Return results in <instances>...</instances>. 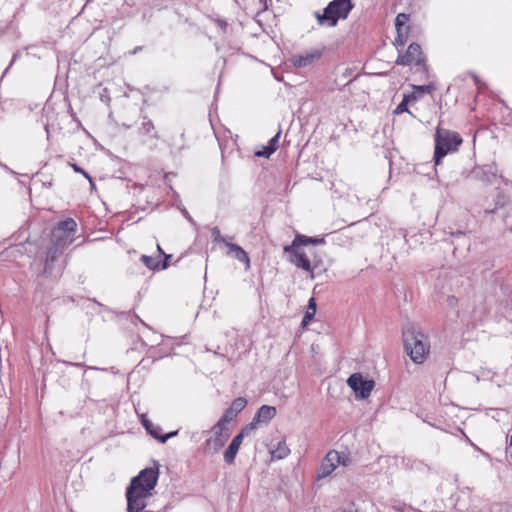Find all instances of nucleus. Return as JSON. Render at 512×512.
<instances>
[{"label": "nucleus", "instance_id": "1", "mask_svg": "<svg viewBox=\"0 0 512 512\" xmlns=\"http://www.w3.org/2000/svg\"><path fill=\"white\" fill-rule=\"evenodd\" d=\"M158 477L159 469L149 467L132 478L126 488L127 512H140L146 507V500L152 495L151 491L156 487Z\"/></svg>", "mask_w": 512, "mask_h": 512}, {"label": "nucleus", "instance_id": "2", "mask_svg": "<svg viewBox=\"0 0 512 512\" xmlns=\"http://www.w3.org/2000/svg\"><path fill=\"white\" fill-rule=\"evenodd\" d=\"M403 342L406 353L416 364H422L430 352L427 336L410 326L403 330Z\"/></svg>", "mask_w": 512, "mask_h": 512}, {"label": "nucleus", "instance_id": "3", "mask_svg": "<svg viewBox=\"0 0 512 512\" xmlns=\"http://www.w3.org/2000/svg\"><path fill=\"white\" fill-rule=\"evenodd\" d=\"M353 9L351 1L332 0L324 8L323 13H314L317 22L321 26L334 27L339 19H346Z\"/></svg>", "mask_w": 512, "mask_h": 512}, {"label": "nucleus", "instance_id": "4", "mask_svg": "<svg viewBox=\"0 0 512 512\" xmlns=\"http://www.w3.org/2000/svg\"><path fill=\"white\" fill-rule=\"evenodd\" d=\"M461 143L462 138L458 133L437 127L434 150L435 165H439L442 158H444L449 152L456 151Z\"/></svg>", "mask_w": 512, "mask_h": 512}, {"label": "nucleus", "instance_id": "5", "mask_svg": "<svg viewBox=\"0 0 512 512\" xmlns=\"http://www.w3.org/2000/svg\"><path fill=\"white\" fill-rule=\"evenodd\" d=\"M412 63L419 66L422 72H427L428 66L426 64V58L422 53L421 46L417 43H411L406 53L399 55L396 60V64L398 65H410Z\"/></svg>", "mask_w": 512, "mask_h": 512}, {"label": "nucleus", "instance_id": "6", "mask_svg": "<svg viewBox=\"0 0 512 512\" xmlns=\"http://www.w3.org/2000/svg\"><path fill=\"white\" fill-rule=\"evenodd\" d=\"M348 386L353 390L356 397L366 399L370 396L375 382L365 379L361 373H353L347 380Z\"/></svg>", "mask_w": 512, "mask_h": 512}, {"label": "nucleus", "instance_id": "7", "mask_svg": "<svg viewBox=\"0 0 512 512\" xmlns=\"http://www.w3.org/2000/svg\"><path fill=\"white\" fill-rule=\"evenodd\" d=\"M323 55V49H312L302 54L293 55L290 59L296 68H306L318 61Z\"/></svg>", "mask_w": 512, "mask_h": 512}, {"label": "nucleus", "instance_id": "8", "mask_svg": "<svg viewBox=\"0 0 512 512\" xmlns=\"http://www.w3.org/2000/svg\"><path fill=\"white\" fill-rule=\"evenodd\" d=\"M341 455L335 450L329 451L322 460L321 466L318 470V478H325L329 476L341 462Z\"/></svg>", "mask_w": 512, "mask_h": 512}, {"label": "nucleus", "instance_id": "9", "mask_svg": "<svg viewBox=\"0 0 512 512\" xmlns=\"http://www.w3.org/2000/svg\"><path fill=\"white\" fill-rule=\"evenodd\" d=\"M77 224L72 218L60 221L53 231V237L56 241L62 243L65 239L71 238L76 232Z\"/></svg>", "mask_w": 512, "mask_h": 512}, {"label": "nucleus", "instance_id": "10", "mask_svg": "<svg viewBox=\"0 0 512 512\" xmlns=\"http://www.w3.org/2000/svg\"><path fill=\"white\" fill-rule=\"evenodd\" d=\"M246 405L247 400L244 397H238L232 401L231 406L225 410L221 417L224 421L231 422L246 407Z\"/></svg>", "mask_w": 512, "mask_h": 512}, {"label": "nucleus", "instance_id": "11", "mask_svg": "<svg viewBox=\"0 0 512 512\" xmlns=\"http://www.w3.org/2000/svg\"><path fill=\"white\" fill-rule=\"evenodd\" d=\"M226 246L228 247L227 255H231L238 261L245 264V269H250V258L248 256V253L239 245L234 243H226Z\"/></svg>", "mask_w": 512, "mask_h": 512}, {"label": "nucleus", "instance_id": "12", "mask_svg": "<svg viewBox=\"0 0 512 512\" xmlns=\"http://www.w3.org/2000/svg\"><path fill=\"white\" fill-rule=\"evenodd\" d=\"M274 406L262 405L253 417L254 423L268 424L276 415Z\"/></svg>", "mask_w": 512, "mask_h": 512}, {"label": "nucleus", "instance_id": "13", "mask_svg": "<svg viewBox=\"0 0 512 512\" xmlns=\"http://www.w3.org/2000/svg\"><path fill=\"white\" fill-rule=\"evenodd\" d=\"M242 434H237L227 447V449L224 451V461L227 464H233L236 458V455L238 453L239 447L242 443Z\"/></svg>", "mask_w": 512, "mask_h": 512}, {"label": "nucleus", "instance_id": "14", "mask_svg": "<svg viewBox=\"0 0 512 512\" xmlns=\"http://www.w3.org/2000/svg\"><path fill=\"white\" fill-rule=\"evenodd\" d=\"M139 133L150 139L158 140L160 138L153 121L146 115L141 116V127L139 128Z\"/></svg>", "mask_w": 512, "mask_h": 512}, {"label": "nucleus", "instance_id": "15", "mask_svg": "<svg viewBox=\"0 0 512 512\" xmlns=\"http://www.w3.org/2000/svg\"><path fill=\"white\" fill-rule=\"evenodd\" d=\"M290 262L296 267L311 273V277H313V270L316 265L313 266L311 264L310 260L303 251L297 252L295 257H291Z\"/></svg>", "mask_w": 512, "mask_h": 512}, {"label": "nucleus", "instance_id": "16", "mask_svg": "<svg viewBox=\"0 0 512 512\" xmlns=\"http://www.w3.org/2000/svg\"><path fill=\"white\" fill-rule=\"evenodd\" d=\"M63 244L56 241L52 246L48 247L45 259V271L51 269V265L59 258L62 253Z\"/></svg>", "mask_w": 512, "mask_h": 512}, {"label": "nucleus", "instance_id": "17", "mask_svg": "<svg viewBox=\"0 0 512 512\" xmlns=\"http://www.w3.org/2000/svg\"><path fill=\"white\" fill-rule=\"evenodd\" d=\"M472 176L485 183H491L495 179L496 173L493 171L491 166L485 165L475 167L472 171Z\"/></svg>", "mask_w": 512, "mask_h": 512}, {"label": "nucleus", "instance_id": "18", "mask_svg": "<svg viewBox=\"0 0 512 512\" xmlns=\"http://www.w3.org/2000/svg\"><path fill=\"white\" fill-rule=\"evenodd\" d=\"M226 440V438H220L218 436H212L206 439L203 445V452L210 455L217 453L224 446Z\"/></svg>", "mask_w": 512, "mask_h": 512}, {"label": "nucleus", "instance_id": "19", "mask_svg": "<svg viewBox=\"0 0 512 512\" xmlns=\"http://www.w3.org/2000/svg\"><path fill=\"white\" fill-rule=\"evenodd\" d=\"M162 428L158 425H154L150 428V431H147L149 435H151L153 438L157 439L161 443H165L168 439L173 438L178 435V430L171 431L167 434H162Z\"/></svg>", "mask_w": 512, "mask_h": 512}, {"label": "nucleus", "instance_id": "20", "mask_svg": "<svg viewBox=\"0 0 512 512\" xmlns=\"http://www.w3.org/2000/svg\"><path fill=\"white\" fill-rule=\"evenodd\" d=\"M271 455L273 459L281 460L286 458L290 454V449L286 444L285 440L278 442L277 447L271 449Z\"/></svg>", "mask_w": 512, "mask_h": 512}, {"label": "nucleus", "instance_id": "21", "mask_svg": "<svg viewBox=\"0 0 512 512\" xmlns=\"http://www.w3.org/2000/svg\"><path fill=\"white\" fill-rule=\"evenodd\" d=\"M315 313H316V301L312 297V298H310V300L308 302L307 310L302 319L301 325L303 327L307 326L313 320Z\"/></svg>", "mask_w": 512, "mask_h": 512}, {"label": "nucleus", "instance_id": "22", "mask_svg": "<svg viewBox=\"0 0 512 512\" xmlns=\"http://www.w3.org/2000/svg\"><path fill=\"white\" fill-rule=\"evenodd\" d=\"M229 422L227 421H224L223 418L221 417L217 423L211 428V432L213 433V436H218L220 438H228V435H224L223 432L224 430L226 429V425L228 424Z\"/></svg>", "mask_w": 512, "mask_h": 512}, {"label": "nucleus", "instance_id": "23", "mask_svg": "<svg viewBox=\"0 0 512 512\" xmlns=\"http://www.w3.org/2000/svg\"><path fill=\"white\" fill-rule=\"evenodd\" d=\"M300 246H302L301 245V238L298 237V235H296V237L294 238L292 243L290 245L284 246L283 250H284L285 253H290L291 257H295L296 253L301 251V250H299Z\"/></svg>", "mask_w": 512, "mask_h": 512}, {"label": "nucleus", "instance_id": "24", "mask_svg": "<svg viewBox=\"0 0 512 512\" xmlns=\"http://www.w3.org/2000/svg\"><path fill=\"white\" fill-rule=\"evenodd\" d=\"M140 260L150 270L158 271V267H160L159 261L156 258H154L153 256L142 255Z\"/></svg>", "mask_w": 512, "mask_h": 512}, {"label": "nucleus", "instance_id": "25", "mask_svg": "<svg viewBox=\"0 0 512 512\" xmlns=\"http://www.w3.org/2000/svg\"><path fill=\"white\" fill-rule=\"evenodd\" d=\"M409 22V15L405 13H400L397 15L395 19L396 30L400 31L401 29H409L407 23Z\"/></svg>", "mask_w": 512, "mask_h": 512}, {"label": "nucleus", "instance_id": "26", "mask_svg": "<svg viewBox=\"0 0 512 512\" xmlns=\"http://www.w3.org/2000/svg\"><path fill=\"white\" fill-rule=\"evenodd\" d=\"M298 237L301 238V245H308V244L319 245V244L325 243L324 238L308 237L305 235H298Z\"/></svg>", "mask_w": 512, "mask_h": 512}, {"label": "nucleus", "instance_id": "27", "mask_svg": "<svg viewBox=\"0 0 512 512\" xmlns=\"http://www.w3.org/2000/svg\"><path fill=\"white\" fill-rule=\"evenodd\" d=\"M413 90L418 92V94L422 93H432L436 90V86L434 83H429L427 85H412Z\"/></svg>", "mask_w": 512, "mask_h": 512}, {"label": "nucleus", "instance_id": "28", "mask_svg": "<svg viewBox=\"0 0 512 512\" xmlns=\"http://www.w3.org/2000/svg\"><path fill=\"white\" fill-rule=\"evenodd\" d=\"M408 104H409L408 97H403L402 101L398 104V106L394 110V114H397V115L402 114V113L411 114V112L408 109Z\"/></svg>", "mask_w": 512, "mask_h": 512}, {"label": "nucleus", "instance_id": "29", "mask_svg": "<svg viewBox=\"0 0 512 512\" xmlns=\"http://www.w3.org/2000/svg\"><path fill=\"white\" fill-rule=\"evenodd\" d=\"M211 236L214 242L224 243L225 245L226 243H229L227 239L221 235L220 229L218 227H213L211 229Z\"/></svg>", "mask_w": 512, "mask_h": 512}, {"label": "nucleus", "instance_id": "30", "mask_svg": "<svg viewBox=\"0 0 512 512\" xmlns=\"http://www.w3.org/2000/svg\"><path fill=\"white\" fill-rule=\"evenodd\" d=\"M407 40H408V29H401L400 31H397V38H396L397 44L403 46L406 44Z\"/></svg>", "mask_w": 512, "mask_h": 512}, {"label": "nucleus", "instance_id": "31", "mask_svg": "<svg viewBox=\"0 0 512 512\" xmlns=\"http://www.w3.org/2000/svg\"><path fill=\"white\" fill-rule=\"evenodd\" d=\"M273 153H274V150H272L268 145H266L262 148V150L256 151L255 155L258 157L268 158Z\"/></svg>", "mask_w": 512, "mask_h": 512}, {"label": "nucleus", "instance_id": "32", "mask_svg": "<svg viewBox=\"0 0 512 512\" xmlns=\"http://www.w3.org/2000/svg\"><path fill=\"white\" fill-rule=\"evenodd\" d=\"M280 134H281V131L279 130L276 135H274L268 142V146L274 150V152L277 150L278 148V142H279V138H280Z\"/></svg>", "mask_w": 512, "mask_h": 512}, {"label": "nucleus", "instance_id": "33", "mask_svg": "<svg viewBox=\"0 0 512 512\" xmlns=\"http://www.w3.org/2000/svg\"><path fill=\"white\" fill-rule=\"evenodd\" d=\"M256 424L257 423H254V420H252V422H250L249 424H247L239 434H242V439L244 438L245 435H249L255 428H256Z\"/></svg>", "mask_w": 512, "mask_h": 512}, {"label": "nucleus", "instance_id": "34", "mask_svg": "<svg viewBox=\"0 0 512 512\" xmlns=\"http://www.w3.org/2000/svg\"><path fill=\"white\" fill-rule=\"evenodd\" d=\"M71 166L75 172L83 174L89 180L91 185L93 186V180H92L91 176L84 169L79 167L77 164H72Z\"/></svg>", "mask_w": 512, "mask_h": 512}, {"label": "nucleus", "instance_id": "35", "mask_svg": "<svg viewBox=\"0 0 512 512\" xmlns=\"http://www.w3.org/2000/svg\"><path fill=\"white\" fill-rule=\"evenodd\" d=\"M164 260L163 261H159V266L158 267V270H164V269H167L169 267V260L172 258V255L171 254H164Z\"/></svg>", "mask_w": 512, "mask_h": 512}, {"label": "nucleus", "instance_id": "36", "mask_svg": "<svg viewBox=\"0 0 512 512\" xmlns=\"http://www.w3.org/2000/svg\"><path fill=\"white\" fill-rule=\"evenodd\" d=\"M141 424L146 431H150V428L153 427V423L146 417V415L141 416Z\"/></svg>", "mask_w": 512, "mask_h": 512}, {"label": "nucleus", "instance_id": "37", "mask_svg": "<svg viewBox=\"0 0 512 512\" xmlns=\"http://www.w3.org/2000/svg\"><path fill=\"white\" fill-rule=\"evenodd\" d=\"M403 97H408V101H409V103H411V102L417 101L419 94H418V92L413 90V92L411 94H404Z\"/></svg>", "mask_w": 512, "mask_h": 512}, {"label": "nucleus", "instance_id": "38", "mask_svg": "<svg viewBox=\"0 0 512 512\" xmlns=\"http://www.w3.org/2000/svg\"><path fill=\"white\" fill-rule=\"evenodd\" d=\"M216 24H217L221 29H223V30H226L227 25H228V24H227V22H226L225 20H223V19H217V20H216Z\"/></svg>", "mask_w": 512, "mask_h": 512}, {"label": "nucleus", "instance_id": "39", "mask_svg": "<svg viewBox=\"0 0 512 512\" xmlns=\"http://www.w3.org/2000/svg\"><path fill=\"white\" fill-rule=\"evenodd\" d=\"M506 454H509L512 458V434L509 436V444L506 447Z\"/></svg>", "mask_w": 512, "mask_h": 512}, {"label": "nucleus", "instance_id": "40", "mask_svg": "<svg viewBox=\"0 0 512 512\" xmlns=\"http://www.w3.org/2000/svg\"><path fill=\"white\" fill-rule=\"evenodd\" d=\"M340 455L342 457L340 464L347 466L348 462H349V458L345 454H340Z\"/></svg>", "mask_w": 512, "mask_h": 512}, {"label": "nucleus", "instance_id": "41", "mask_svg": "<svg viewBox=\"0 0 512 512\" xmlns=\"http://www.w3.org/2000/svg\"><path fill=\"white\" fill-rule=\"evenodd\" d=\"M142 46H136L132 51L129 52L130 55H135L136 53L142 51Z\"/></svg>", "mask_w": 512, "mask_h": 512}, {"label": "nucleus", "instance_id": "42", "mask_svg": "<svg viewBox=\"0 0 512 512\" xmlns=\"http://www.w3.org/2000/svg\"><path fill=\"white\" fill-rule=\"evenodd\" d=\"M182 213L184 214V216H185L187 219L192 220V219H191V217H190V215H189V213L187 212V210H186V209H183V210H182Z\"/></svg>", "mask_w": 512, "mask_h": 512}, {"label": "nucleus", "instance_id": "43", "mask_svg": "<svg viewBox=\"0 0 512 512\" xmlns=\"http://www.w3.org/2000/svg\"><path fill=\"white\" fill-rule=\"evenodd\" d=\"M157 251H158V252H159V254H161V255H164V254H165V253H164V251L162 250V248H161V246H160L159 244L157 245Z\"/></svg>", "mask_w": 512, "mask_h": 512}, {"label": "nucleus", "instance_id": "44", "mask_svg": "<svg viewBox=\"0 0 512 512\" xmlns=\"http://www.w3.org/2000/svg\"><path fill=\"white\" fill-rule=\"evenodd\" d=\"M17 57H18V54H14V55H13L12 61L10 62V66H12V65H13V63L15 62V60L17 59Z\"/></svg>", "mask_w": 512, "mask_h": 512}, {"label": "nucleus", "instance_id": "45", "mask_svg": "<svg viewBox=\"0 0 512 512\" xmlns=\"http://www.w3.org/2000/svg\"><path fill=\"white\" fill-rule=\"evenodd\" d=\"M464 436H465L466 441L469 442L471 445H473V443L471 442L470 438H468L465 434H464Z\"/></svg>", "mask_w": 512, "mask_h": 512}, {"label": "nucleus", "instance_id": "46", "mask_svg": "<svg viewBox=\"0 0 512 512\" xmlns=\"http://www.w3.org/2000/svg\"><path fill=\"white\" fill-rule=\"evenodd\" d=\"M474 80H475V83L478 84V77L476 75H474Z\"/></svg>", "mask_w": 512, "mask_h": 512}]
</instances>
